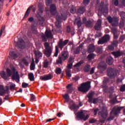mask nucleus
<instances>
[{
    "instance_id": "obj_36",
    "label": "nucleus",
    "mask_w": 125,
    "mask_h": 125,
    "mask_svg": "<svg viewBox=\"0 0 125 125\" xmlns=\"http://www.w3.org/2000/svg\"><path fill=\"white\" fill-rule=\"evenodd\" d=\"M35 55L37 59H39L40 58L42 57V53L40 51L35 52Z\"/></svg>"
},
{
    "instance_id": "obj_63",
    "label": "nucleus",
    "mask_w": 125,
    "mask_h": 125,
    "mask_svg": "<svg viewBox=\"0 0 125 125\" xmlns=\"http://www.w3.org/2000/svg\"><path fill=\"white\" fill-rule=\"evenodd\" d=\"M77 25H78V27L79 28L81 26H82V21H77Z\"/></svg>"
},
{
    "instance_id": "obj_26",
    "label": "nucleus",
    "mask_w": 125,
    "mask_h": 125,
    "mask_svg": "<svg viewBox=\"0 0 125 125\" xmlns=\"http://www.w3.org/2000/svg\"><path fill=\"white\" fill-rule=\"evenodd\" d=\"M106 63H107L108 65H112V64L113 63L114 60L113 58L109 57L106 58Z\"/></svg>"
},
{
    "instance_id": "obj_9",
    "label": "nucleus",
    "mask_w": 125,
    "mask_h": 125,
    "mask_svg": "<svg viewBox=\"0 0 125 125\" xmlns=\"http://www.w3.org/2000/svg\"><path fill=\"white\" fill-rule=\"evenodd\" d=\"M16 69L13 67V74L11 75V79L13 80H15L17 83H19L20 82V76L18 71H15Z\"/></svg>"
},
{
    "instance_id": "obj_30",
    "label": "nucleus",
    "mask_w": 125,
    "mask_h": 125,
    "mask_svg": "<svg viewBox=\"0 0 125 125\" xmlns=\"http://www.w3.org/2000/svg\"><path fill=\"white\" fill-rule=\"evenodd\" d=\"M72 86V84L71 83L68 84L67 86H66V89H67V92L68 93H72V92H73V87H71Z\"/></svg>"
},
{
    "instance_id": "obj_43",
    "label": "nucleus",
    "mask_w": 125,
    "mask_h": 125,
    "mask_svg": "<svg viewBox=\"0 0 125 125\" xmlns=\"http://www.w3.org/2000/svg\"><path fill=\"white\" fill-rule=\"evenodd\" d=\"M125 20H121L120 22H119V28H122L124 27L125 25Z\"/></svg>"
},
{
    "instance_id": "obj_40",
    "label": "nucleus",
    "mask_w": 125,
    "mask_h": 125,
    "mask_svg": "<svg viewBox=\"0 0 125 125\" xmlns=\"http://www.w3.org/2000/svg\"><path fill=\"white\" fill-rule=\"evenodd\" d=\"M84 24L86 25V26L88 28H92V24L91 23L90 21H87L86 22H84Z\"/></svg>"
},
{
    "instance_id": "obj_20",
    "label": "nucleus",
    "mask_w": 125,
    "mask_h": 125,
    "mask_svg": "<svg viewBox=\"0 0 125 125\" xmlns=\"http://www.w3.org/2000/svg\"><path fill=\"white\" fill-rule=\"evenodd\" d=\"M66 32L67 33H70L72 36H74L75 34V29H72L71 28V27L69 26H66Z\"/></svg>"
},
{
    "instance_id": "obj_44",
    "label": "nucleus",
    "mask_w": 125,
    "mask_h": 125,
    "mask_svg": "<svg viewBox=\"0 0 125 125\" xmlns=\"http://www.w3.org/2000/svg\"><path fill=\"white\" fill-rule=\"evenodd\" d=\"M61 72H62V69H61L60 67H57L56 69V74L57 75H60L61 74Z\"/></svg>"
},
{
    "instance_id": "obj_56",
    "label": "nucleus",
    "mask_w": 125,
    "mask_h": 125,
    "mask_svg": "<svg viewBox=\"0 0 125 125\" xmlns=\"http://www.w3.org/2000/svg\"><path fill=\"white\" fill-rule=\"evenodd\" d=\"M117 102V100L116 99V98L112 99V100L110 101V103H111L112 104H116Z\"/></svg>"
},
{
    "instance_id": "obj_11",
    "label": "nucleus",
    "mask_w": 125,
    "mask_h": 125,
    "mask_svg": "<svg viewBox=\"0 0 125 125\" xmlns=\"http://www.w3.org/2000/svg\"><path fill=\"white\" fill-rule=\"evenodd\" d=\"M110 36L109 35H105L101 39H100L98 41V44H103L105 42H107L108 41H109Z\"/></svg>"
},
{
    "instance_id": "obj_48",
    "label": "nucleus",
    "mask_w": 125,
    "mask_h": 125,
    "mask_svg": "<svg viewBox=\"0 0 125 125\" xmlns=\"http://www.w3.org/2000/svg\"><path fill=\"white\" fill-rule=\"evenodd\" d=\"M41 38L43 42H46L47 41L48 38L45 35H42V36H41Z\"/></svg>"
},
{
    "instance_id": "obj_33",
    "label": "nucleus",
    "mask_w": 125,
    "mask_h": 125,
    "mask_svg": "<svg viewBox=\"0 0 125 125\" xmlns=\"http://www.w3.org/2000/svg\"><path fill=\"white\" fill-rule=\"evenodd\" d=\"M63 98L65 99L64 103H68L69 101V96L67 93H65V95H63Z\"/></svg>"
},
{
    "instance_id": "obj_32",
    "label": "nucleus",
    "mask_w": 125,
    "mask_h": 125,
    "mask_svg": "<svg viewBox=\"0 0 125 125\" xmlns=\"http://www.w3.org/2000/svg\"><path fill=\"white\" fill-rule=\"evenodd\" d=\"M13 69H14V68H13L12 70H11V69L9 68L6 69L7 74L8 75V77H11V76H12V75L14 74Z\"/></svg>"
},
{
    "instance_id": "obj_16",
    "label": "nucleus",
    "mask_w": 125,
    "mask_h": 125,
    "mask_svg": "<svg viewBox=\"0 0 125 125\" xmlns=\"http://www.w3.org/2000/svg\"><path fill=\"white\" fill-rule=\"evenodd\" d=\"M102 26V21L100 19L98 20L97 23H95V26H94V29L96 31H98L100 30Z\"/></svg>"
},
{
    "instance_id": "obj_39",
    "label": "nucleus",
    "mask_w": 125,
    "mask_h": 125,
    "mask_svg": "<svg viewBox=\"0 0 125 125\" xmlns=\"http://www.w3.org/2000/svg\"><path fill=\"white\" fill-rule=\"evenodd\" d=\"M31 7H29L28 8L27 11H26L25 15L23 17V19L27 18L28 16H29V14L30 13V11H31Z\"/></svg>"
},
{
    "instance_id": "obj_13",
    "label": "nucleus",
    "mask_w": 125,
    "mask_h": 125,
    "mask_svg": "<svg viewBox=\"0 0 125 125\" xmlns=\"http://www.w3.org/2000/svg\"><path fill=\"white\" fill-rule=\"evenodd\" d=\"M104 1H101L99 6V11H101L102 13L106 14L108 13V8L106 6H104Z\"/></svg>"
},
{
    "instance_id": "obj_31",
    "label": "nucleus",
    "mask_w": 125,
    "mask_h": 125,
    "mask_svg": "<svg viewBox=\"0 0 125 125\" xmlns=\"http://www.w3.org/2000/svg\"><path fill=\"white\" fill-rule=\"evenodd\" d=\"M102 88L103 89V91L105 93H109V88L107 85H102Z\"/></svg>"
},
{
    "instance_id": "obj_47",
    "label": "nucleus",
    "mask_w": 125,
    "mask_h": 125,
    "mask_svg": "<svg viewBox=\"0 0 125 125\" xmlns=\"http://www.w3.org/2000/svg\"><path fill=\"white\" fill-rule=\"evenodd\" d=\"M119 6L121 8H124V7H125V0H122L121 4H119Z\"/></svg>"
},
{
    "instance_id": "obj_21",
    "label": "nucleus",
    "mask_w": 125,
    "mask_h": 125,
    "mask_svg": "<svg viewBox=\"0 0 125 125\" xmlns=\"http://www.w3.org/2000/svg\"><path fill=\"white\" fill-rule=\"evenodd\" d=\"M95 95L94 91H91L88 93V102L91 103L92 102L93 98V96Z\"/></svg>"
},
{
    "instance_id": "obj_12",
    "label": "nucleus",
    "mask_w": 125,
    "mask_h": 125,
    "mask_svg": "<svg viewBox=\"0 0 125 125\" xmlns=\"http://www.w3.org/2000/svg\"><path fill=\"white\" fill-rule=\"evenodd\" d=\"M24 45L25 42L24 41H23V40H22V38H18L16 46L19 47L20 49H23L25 47Z\"/></svg>"
},
{
    "instance_id": "obj_41",
    "label": "nucleus",
    "mask_w": 125,
    "mask_h": 125,
    "mask_svg": "<svg viewBox=\"0 0 125 125\" xmlns=\"http://www.w3.org/2000/svg\"><path fill=\"white\" fill-rule=\"evenodd\" d=\"M109 83V78H105L103 81V84L102 85H107V84Z\"/></svg>"
},
{
    "instance_id": "obj_28",
    "label": "nucleus",
    "mask_w": 125,
    "mask_h": 125,
    "mask_svg": "<svg viewBox=\"0 0 125 125\" xmlns=\"http://www.w3.org/2000/svg\"><path fill=\"white\" fill-rule=\"evenodd\" d=\"M95 51V46L93 44H89L88 46V52L92 53Z\"/></svg>"
},
{
    "instance_id": "obj_50",
    "label": "nucleus",
    "mask_w": 125,
    "mask_h": 125,
    "mask_svg": "<svg viewBox=\"0 0 125 125\" xmlns=\"http://www.w3.org/2000/svg\"><path fill=\"white\" fill-rule=\"evenodd\" d=\"M94 56L95 55L93 54H89L88 56V59L89 60H92V59H94Z\"/></svg>"
},
{
    "instance_id": "obj_51",
    "label": "nucleus",
    "mask_w": 125,
    "mask_h": 125,
    "mask_svg": "<svg viewBox=\"0 0 125 125\" xmlns=\"http://www.w3.org/2000/svg\"><path fill=\"white\" fill-rule=\"evenodd\" d=\"M79 79H80V77H78V76H76L72 78V82L75 83L76 82H77Z\"/></svg>"
},
{
    "instance_id": "obj_58",
    "label": "nucleus",
    "mask_w": 125,
    "mask_h": 125,
    "mask_svg": "<svg viewBox=\"0 0 125 125\" xmlns=\"http://www.w3.org/2000/svg\"><path fill=\"white\" fill-rule=\"evenodd\" d=\"M98 102V99L97 98H93V100L92 102H90L91 103H93L94 104H97V103Z\"/></svg>"
},
{
    "instance_id": "obj_23",
    "label": "nucleus",
    "mask_w": 125,
    "mask_h": 125,
    "mask_svg": "<svg viewBox=\"0 0 125 125\" xmlns=\"http://www.w3.org/2000/svg\"><path fill=\"white\" fill-rule=\"evenodd\" d=\"M112 54L114 56L115 58L120 57L122 55V53L120 51L113 52H112Z\"/></svg>"
},
{
    "instance_id": "obj_19",
    "label": "nucleus",
    "mask_w": 125,
    "mask_h": 125,
    "mask_svg": "<svg viewBox=\"0 0 125 125\" xmlns=\"http://www.w3.org/2000/svg\"><path fill=\"white\" fill-rule=\"evenodd\" d=\"M50 12L53 15H55L56 14V7L54 4H52L50 6Z\"/></svg>"
},
{
    "instance_id": "obj_64",
    "label": "nucleus",
    "mask_w": 125,
    "mask_h": 125,
    "mask_svg": "<svg viewBox=\"0 0 125 125\" xmlns=\"http://www.w3.org/2000/svg\"><path fill=\"white\" fill-rule=\"evenodd\" d=\"M22 85V88H27V86L29 85V84L26 83H23Z\"/></svg>"
},
{
    "instance_id": "obj_49",
    "label": "nucleus",
    "mask_w": 125,
    "mask_h": 125,
    "mask_svg": "<svg viewBox=\"0 0 125 125\" xmlns=\"http://www.w3.org/2000/svg\"><path fill=\"white\" fill-rule=\"evenodd\" d=\"M16 85L14 83H11V85L10 86V89L11 91H13L14 90L15 88Z\"/></svg>"
},
{
    "instance_id": "obj_38",
    "label": "nucleus",
    "mask_w": 125,
    "mask_h": 125,
    "mask_svg": "<svg viewBox=\"0 0 125 125\" xmlns=\"http://www.w3.org/2000/svg\"><path fill=\"white\" fill-rule=\"evenodd\" d=\"M90 65L88 64H86V65H85L84 67L83 70H84V72L86 73H88L90 70Z\"/></svg>"
},
{
    "instance_id": "obj_2",
    "label": "nucleus",
    "mask_w": 125,
    "mask_h": 125,
    "mask_svg": "<svg viewBox=\"0 0 125 125\" xmlns=\"http://www.w3.org/2000/svg\"><path fill=\"white\" fill-rule=\"evenodd\" d=\"M66 14H61V16H57L56 17V20L57 21L55 22V26L57 27V28L60 29L59 32H62V31L61 30V23L62 20H66Z\"/></svg>"
},
{
    "instance_id": "obj_14",
    "label": "nucleus",
    "mask_w": 125,
    "mask_h": 125,
    "mask_svg": "<svg viewBox=\"0 0 125 125\" xmlns=\"http://www.w3.org/2000/svg\"><path fill=\"white\" fill-rule=\"evenodd\" d=\"M5 93H10L8 87H7L6 90H5L3 85H0V96H3Z\"/></svg>"
},
{
    "instance_id": "obj_29",
    "label": "nucleus",
    "mask_w": 125,
    "mask_h": 125,
    "mask_svg": "<svg viewBox=\"0 0 125 125\" xmlns=\"http://www.w3.org/2000/svg\"><path fill=\"white\" fill-rule=\"evenodd\" d=\"M83 47L82 44H80L78 47L74 49V53L75 54H78L80 51V48H82Z\"/></svg>"
},
{
    "instance_id": "obj_52",
    "label": "nucleus",
    "mask_w": 125,
    "mask_h": 125,
    "mask_svg": "<svg viewBox=\"0 0 125 125\" xmlns=\"http://www.w3.org/2000/svg\"><path fill=\"white\" fill-rule=\"evenodd\" d=\"M115 46L113 45V44H110L108 46V48L110 51H113L114 49V47Z\"/></svg>"
},
{
    "instance_id": "obj_35",
    "label": "nucleus",
    "mask_w": 125,
    "mask_h": 125,
    "mask_svg": "<svg viewBox=\"0 0 125 125\" xmlns=\"http://www.w3.org/2000/svg\"><path fill=\"white\" fill-rule=\"evenodd\" d=\"M28 79H29L31 82L35 81V77L33 73H30L28 74Z\"/></svg>"
},
{
    "instance_id": "obj_54",
    "label": "nucleus",
    "mask_w": 125,
    "mask_h": 125,
    "mask_svg": "<svg viewBox=\"0 0 125 125\" xmlns=\"http://www.w3.org/2000/svg\"><path fill=\"white\" fill-rule=\"evenodd\" d=\"M73 62L68 64L67 66H66V68L68 69V70H71V69H72V66H73Z\"/></svg>"
},
{
    "instance_id": "obj_3",
    "label": "nucleus",
    "mask_w": 125,
    "mask_h": 125,
    "mask_svg": "<svg viewBox=\"0 0 125 125\" xmlns=\"http://www.w3.org/2000/svg\"><path fill=\"white\" fill-rule=\"evenodd\" d=\"M90 84L91 82L89 81L81 83L80 86L78 87L79 91L83 93L87 92L91 88Z\"/></svg>"
},
{
    "instance_id": "obj_22",
    "label": "nucleus",
    "mask_w": 125,
    "mask_h": 125,
    "mask_svg": "<svg viewBox=\"0 0 125 125\" xmlns=\"http://www.w3.org/2000/svg\"><path fill=\"white\" fill-rule=\"evenodd\" d=\"M0 77H1L4 80H7L8 77H10L8 76V74H6V72H4V71H2L1 72H0Z\"/></svg>"
},
{
    "instance_id": "obj_37",
    "label": "nucleus",
    "mask_w": 125,
    "mask_h": 125,
    "mask_svg": "<svg viewBox=\"0 0 125 125\" xmlns=\"http://www.w3.org/2000/svg\"><path fill=\"white\" fill-rule=\"evenodd\" d=\"M70 109L77 110L78 109H79V106L76 105L75 104H73L70 105Z\"/></svg>"
},
{
    "instance_id": "obj_4",
    "label": "nucleus",
    "mask_w": 125,
    "mask_h": 125,
    "mask_svg": "<svg viewBox=\"0 0 125 125\" xmlns=\"http://www.w3.org/2000/svg\"><path fill=\"white\" fill-rule=\"evenodd\" d=\"M69 57V53L67 51H63L62 53V55L59 56L58 60L56 61L57 64H62L63 61L66 60Z\"/></svg>"
},
{
    "instance_id": "obj_8",
    "label": "nucleus",
    "mask_w": 125,
    "mask_h": 125,
    "mask_svg": "<svg viewBox=\"0 0 125 125\" xmlns=\"http://www.w3.org/2000/svg\"><path fill=\"white\" fill-rule=\"evenodd\" d=\"M120 111V108H113L112 111L110 112V115L109 118H107V121H110L113 120L114 118H115V116H113L114 115L115 116H117L118 114L119 113Z\"/></svg>"
},
{
    "instance_id": "obj_55",
    "label": "nucleus",
    "mask_w": 125,
    "mask_h": 125,
    "mask_svg": "<svg viewBox=\"0 0 125 125\" xmlns=\"http://www.w3.org/2000/svg\"><path fill=\"white\" fill-rule=\"evenodd\" d=\"M66 76H67L68 77L70 78L71 77V70H66Z\"/></svg>"
},
{
    "instance_id": "obj_42",
    "label": "nucleus",
    "mask_w": 125,
    "mask_h": 125,
    "mask_svg": "<svg viewBox=\"0 0 125 125\" xmlns=\"http://www.w3.org/2000/svg\"><path fill=\"white\" fill-rule=\"evenodd\" d=\"M10 55L11 57H13V59H16V58L18 57V56L17 55V54H15L14 51L11 52V53H10Z\"/></svg>"
},
{
    "instance_id": "obj_53",
    "label": "nucleus",
    "mask_w": 125,
    "mask_h": 125,
    "mask_svg": "<svg viewBox=\"0 0 125 125\" xmlns=\"http://www.w3.org/2000/svg\"><path fill=\"white\" fill-rule=\"evenodd\" d=\"M35 95H33V94L30 95V101H31L32 102H33L35 101Z\"/></svg>"
},
{
    "instance_id": "obj_62",
    "label": "nucleus",
    "mask_w": 125,
    "mask_h": 125,
    "mask_svg": "<svg viewBox=\"0 0 125 125\" xmlns=\"http://www.w3.org/2000/svg\"><path fill=\"white\" fill-rule=\"evenodd\" d=\"M120 91H121V92L125 91V84L121 85V86L120 87Z\"/></svg>"
},
{
    "instance_id": "obj_45",
    "label": "nucleus",
    "mask_w": 125,
    "mask_h": 125,
    "mask_svg": "<svg viewBox=\"0 0 125 125\" xmlns=\"http://www.w3.org/2000/svg\"><path fill=\"white\" fill-rule=\"evenodd\" d=\"M83 61H80V62L77 63L75 65H74V67H78L81 66L82 64H83Z\"/></svg>"
},
{
    "instance_id": "obj_59",
    "label": "nucleus",
    "mask_w": 125,
    "mask_h": 125,
    "mask_svg": "<svg viewBox=\"0 0 125 125\" xmlns=\"http://www.w3.org/2000/svg\"><path fill=\"white\" fill-rule=\"evenodd\" d=\"M114 87L113 86L110 87L109 89H108V93L111 94L114 92Z\"/></svg>"
},
{
    "instance_id": "obj_34",
    "label": "nucleus",
    "mask_w": 125,
    "mask_h": 125,
    "mask_svg": "<svg viewBox=\"0 0 125 125\" xmlns=\"http://www.w3.org/2000/svg\"><path fill=\"white\" fill-rule=\"evenodd\" d=\"M84 11H85V8L84 7H80L78 10V13L83 14L84 13Z\"/></svg>"
},
{
    "instance_id": "obj_15",
    "label": "nucleus",
    "mask_w": 125,
    "mask_h": 125,
    "mask_svg": "<svg viewBox=\"0 0 125 125\" xmlns=\"http://www.w3.org/2000/svg\"><path fill=\"white\" fill-rule=\"evenodd\" d=\"M53 78V75L48 74L43 76H41L40 79L42 81H47L50 80H52Z\"/></svg>"
},
{
    "instance_id": "obj_61",
    "label": "nucleus",
    "mask_w": 125,
    "mask_h": 125,
    "mask_svg": "<svg viewBox=\"0 0 125 125\" xmlns=\"http://www.w3.org/2000/svg\"><path fill=\"white\" fill-rule=\"evenodd\" d=\"M111 32L113 34H117V29L115 27L113 28H112Z\"/></svg>"
},
{
    "instance_id": "obj_1",
    "label": "nucleus",
    "mask_w": 125,
    "mask_h": 125,
    "mask_svg": "<svg viewBox=\"0 0 125 125\" xmlns=\"http://www.w3.org/2000/svg\"><path fill=\"white\" fill-rule=\"evenodd\" d=\"M68 42V40H65L64 41L62 40H60L59 43H58V46H55V53L54 54V56L57 57L59 54V48L62 50L63 48L66 45Z\"/></svg>"
},
{
    "instance_id": "obj_46",
    "label": "nucleus",
    "mask_w": 125,
    "mask_h": 125,
    "mask_svg": "<svg viewBox=\"0 0 125 125\" xmlns=\"http://www.w3.org/2000/svg\"><path fill=\"white\" fill-rule=\"evenodd\" d=\"M70 13L74 14L76 12V9L73 5H72L71 8L70 9Z\"/></svg>"
},
{
    "instance_id": "obj_5",
    "label": "nucleus",
    "mask_w": 125,
    "mask_h": 125,
    "mask_svg": "<svg viewBox=\"0 0 125 125\" xmlns=\"http://www.w3.org/2000/svg\"><path fill=\"white\" fill-rule=\"evenodd\" d=\"M45 50L44 51V54L47 58H49L51 56L52 52V48L50 47L49 43L48 42H45L44 44Z\"/></svg>"
},
{
    "instance_id": "obj_60",
    "label": "nucleus",
    "mask_w": 125,
    "mask_h": 125,
    "mask_svg": "<svg viewBox=\"0 0 125 125\" xmlns=\"http://www.w3.org/2000/svg\"><path fill=\"white\" fill-rule=\"evenodd\" d=\"M120 16L121 18L123 19V20H125V12H121L120 13Z\"/></svg>"
},
{
    "instance_id": "obj_27",
    "label": "nucleus",
    "mask_w": 125,
    "mask_h": 125,
    "mask_svg": "<svg viewBox=\"0 0 125 125\" xmlns=\"http://www.w3.org/2000/svg\"><path fill=\"white\" fill-rule=\"evenodd\" d=\"M44 36H46L47 38L48 39H52L53 36L52 35V33L51 31L46 30V32H45V35Z\"/></svg>"
},
{
    "instance_id": "obj_10",
    "label": "nucleus",
    "mask_w": 125,
    "mask_h": 125,
    "mask_svg": "<svg viewBox=\"0 0 125 125\" xmlns=\"http://www.w3.org/2000/svg\"><path fill=\"white\" fill-rule=\"evenodd\" d=\"M77 119H80L81 120H83V121H86L89 118V115L87 114L86 116L83 114V111L81 110V111L78 112L77 113Z\"/></svg>"
},
{
    "instance_id": "obj_17",
    "label": "nucleus",
    "mask_w": 125,
    "mask_h": 125,
    "mask_svg": "<svg viewBox=\"0 0 125 125\" xmlns=\"http://www.w3.org/2000/svg\"><path fill=\"white\" fill-rule=\"evenodd\" d=\"M106 67H107V66L105 63L104 62H101L98 65V68L102 71H104L106 69Z\"/></svg>"
},
{
    "instance_id": "obj_24",
    "label": "nucleus",
    "mask_w": 125,
    "mask_h": 125,
    "mask_svg": "<svg viewBox=\"0 0 125 125\" xmlns=\"http://www.w3.org/2000/svg\"><path fill=\"white\" fill-rule=\"evenodd\" d=\"M36 17L37 18H38L39 21H41V25H42L44 21V19L43 18V17H42L41 16V15H40V14H37Z\"/></svg>"
},
{
    "instance_id": "obj_7",
    "label": "nucleus",
    "mask_w": 125,
    "mask_h": 125,
    "mask_svg": "<svg viewBox=\"0 0 125 125\" xmlns=\"http://www.w3.org/2000/svg\"><path fill=\"white\" fill-rule=\"evenodd\" d=\"M107 72L108 76L112 79H115L117 76V71L112 67H108Z\"/></svg>"
},
{
    "instance_id": "obj_25",
    "label": "nucleus",
    "mask_w": 125,
    "mask_h": 125,
    "mask_svg": "<svg viewBox=\"0 0 125 125\" xmlns=\"http://www.w3.org/2000/svg\"><path fill=\"white\" fill-rule=\"evenodd\" d=\"M39 9H38V14H40V15H41V14L43 12V6L42 4H39L38 5Z\"/></svg>"
},
{
    "instance_id": "obj_18",
    "label": "nucleus",
    "mask_w": 125,
    "mask_h": 125,
    "mask_svg": "<svg viewBox=\"0 0 125 125\" xmlns=\"http://www.w3.org/2000/svg\"><path fill=\"white\" fill-rule=\"evenodd\" d=\"M99 115H101L102 118L106 119V118H107L108 113L105 110L102 109L101 111L99 112Z\"/></svg>"
},
{
    "instance_id": "obj_57",
    "label": "nucleus",
    "mask_w": 125,
    "mask_h": 125,
    "mask_svg": "<svg viewBox=\"0 0 125 125\" xmlns=\"http://www.w3.org/2000/svg\"><path fill=\"white\" fill-rule=\"evenodd\" d=\"M21 62L23 63L24 64H25L26 66H27L28 64V63L27 61V60L25 59V58H23Z\"/></svg>"
},
{
    "instance_id": "obj_6",
    "label": "nucleus",
    "mask_w": 125,
    "mask_h": 125,
    "mask_svg": "<svg viewBox=\"0 0 125 125\" xmlns=\"http://www.w3.org/2000/svg\"><path fill=\"white\" fill-rule=\"evenodd\" d=\"M106 19L107 20L108 23L112 24V26H118L119 19H118L117 17H113L112 18L111 16H109Z\"/></svg>"
}]
</instances>
